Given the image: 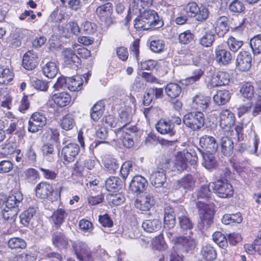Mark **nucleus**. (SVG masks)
<instances>
[{
	"label": "nucleus",
	"instance_id": "53",
	"mask_svg": "<svg viewBox=\"0 0 261 261\" xmlns=\"http://www.w3.org/2000/svg\"><path fill=\"white\" fill-rule=\"evenodd\" d=\"M240 92L244 98L250 99L254 96V89L250 83H246L242 85Z\"/></svg>",
	"mask_w": 261,
	"mask_h": 261
},
{
	"label": "nucleus",
	"instance_id": "6",
	"mask_svg": "<svg viewBox=\"0 0 261 261\" xmlns=\"http://www.w3.org/2000/svg\"><path fill=\"white\" fill-rule=\"evenodd\" d=\"M183 122L192 130L198 131L205 124L204 115L200 111L189 112L184 116Z\"/></svg>",
	"mask_w": 261,
	"mask_h": 261
},
{
	"label": "nucleus",
	"instance_id": "60",
	"mask_svg": "<svg viewBox=\"0 0 261 261\" xmlns=\"http://www.w3.org/2000/svg\"><path fill=\"white\" fill-rule=\"evenodd\" d=\"M194 35L188 30L180 33L178 36L179 42L183 44H187L190 43L194 39Z\"/></svg>",
	"mask_w": 261,
	"mask_h": 261
},
{
	"label": "nucleus",
	"instance_id": "46",
	"mask_svg": "<svg viewBox=\"0 0 261 261\" xmlns=\"http://www.w3.org/2000/svg\"><path fill=\"white\" fill-rule=\"evenodd\" d=\"M188 162L181 153L178 154L175 158L173 171L181 172L187 168V163Z\"/></svg>",
	"mask_w": 261,
	"mask_h": 261
},
{
	"label": "nucleus",
	"instance_id": "45",
	"mask_svg": "<svg viewBox=\"0 0 261 261\" xmlns=\"http://www.w3.org/2000/svg\"><path fill=\"white\" fill-rule=\"evenodd\" d=\"M14 73L8 68H0V84L2 85L8 84L13 79Z\"/></svg>",
	"mask_w": 261,
	"mask_h": 261
},
{
	"label": "nucleus",
	"instance_id": "3",
	"mask_svg": "<svg viewBox=\"0 0 261 261\" xmlns=\"http://www.w3.org/2000/svg\"><path fill=\"white\" fill-rule=\"evenodd\" d=\"M196 205L198 209L200 221L199 227L201 229L209 227L213 223L214 208L213 203L207 204L201 201H197Z\"/></svg>",
	"mask_w": 261,
	"mask_h": 261
},
{
	"label": "nucleus",
	"instance_id": "14",
	"mask_svg": "<svg viewBox=\"0 0 261 261\" xmlns=\"http://www.w3.org/2000/svg\"><path fill=\"white\" fill-rule=\"evenodd\" d=\"M199 145L202 148L201 150L205 152H216L218 147L216 139L207 135L203 136L200 138Z\"/></svg>",
	"mask_w": 261,
	"mask_h": 261
},
{
	"label": "nucleus",
	"instance_id": "17",
	"mask_svg": "<svg viewBox=\"0 0 261 261\" xmlns=\"http://www.w3.org/2000/svg\"><path fill=\"white\" fill-rule=\"evenodd\" d=\"M38 64V56L37 53L32 50H28L23 56L22 66L28 70L34 69Z\"/></svg>",
	"mask_w": 261,
	"mask_h": 261
},
{
	"label": "nucleus",
	"instance_id": "55",
	"mask_svg": "<svg viewBox=\"0 0 261 261\" xmlns=\"http://www.w3.org/2000/svg\"><path fill=\"white\" fill-rule=\"evenodd\" d=\"M119 127H129V123L132 121V115L126 111H122L119 114Z\"/></svg>",
	"mask_w": 261,
	"mask_h": 261
},
{
	"label": "nucleus",
	"instance_id": "63",
	"mask_svg": "<svg viewBox=\"0 0 261 261\" xmlns=\"http://www.w3.org/2000/svg\"><path fill=\"white\" fill-rule=\"evenodd\" d=\"M179 225L180 228L184 230H190L192 229L193 224L189 218L186 216H182L179 217Z\"/></svg>",
	"mask_w": 261,
	"mask_h": 261
},
{
	"label": "nucleus",
	"instance_id": "57",
	"mask_svg": "<svg viewBox=\"0 0 261 261\" xmlns=\"http://www.w3.org/2000/svg\"><path fill=\"white\" fill-rule=\"evenodd\" d=\"M229 10L233 13H240L245 9L243 2L240 0H233L229 5Z\"/></svg>",
	"mask_w": 261,
	"mask_h": 261
},
{
	"label": "nucleus",
	"instance_id": "24",
	"mask_svg": "<svg viewBox=\"0 0 261 261\" xmlns=\"http://www.w3.org/2000/svg\"><path fill=\"white\" fill-rule=\"evenodd\" d=\"M35 191L37 197L41 199H46L52 195L54 189L51 185L43 181L37 185Z\"/></svg>",
	"mask_w": 261,
	"mask_h": 261
},
{
	"label": "nucleus",
	"instance_id": "61",
	"mask_svg": "<svg viewBox=\"0 0 261 261\" xmlns=\"http://www.w3.org/2000/svg\"><path fill=\"white\" fill-rule=\"evenodd\" d=\"M152 245L157 250L160 251L164 250L167 248V245L164 241L163 236H159L155 237L153 240Z\"/></svg>",
	"mask_w": 261,
	"mask_h": 261
},
{
	"label": "nucleus",
	"instance_id": "48",
	"mask_svg": "<svg viewBox=\"0 0 261 261\" xmlns=\"http://www.w3.org/2000/svg\"><path fill=\"white\" fill-rule=\"evenodd\" d=\"M242 217L240 213L233 214H225L222 218V222L226 225L233 223H240L242 221Z\"/></svg>",
	"mask_w": 261,
	"mask_h": 261
},
{
	"label": "nucleus",
	"instance_id": "5",
	"mask_svg": "<svg viewBox=\"0 0 261 261\" xmlns=\"http://www.w3.org/2000/svg\"><path fill=\"white\" fill-rule=\"evenodd\" d=\"M197 244V240L192 236H178L175 240V246L171 252H174V250L177 249L178 253H192L196 248Z\"/></svg>",
	"mask_w": 261,
	"mask_h": 261
},
{
	"label": "nucleus",
	"instance_id": "21",
	"mask_svg": "<svg viewBox=\"0 0 261 261\" xmlns=\"http://www.w3.org/2000/svg\"><path fill=\"white\" fill-rule=\"evenodd\" d=\"M23 199V195L20 192H15L7 197L5 201V205L8 208L16 209V211H19V208L22 205Z\"/></svg>",
	"mask_w": 261,
	"mask_h": 261
},
{
	"label": "nucleus",
	"instance_id": "59",
	"mask_svg": "<svg viewBox=\"0 0 261 261\" xmlns=\"http://www.w3.org/2000/svg\"><path fill=\"white\" fill-rule=\"evenodd\" d=\"M210 184L203 185L198 190L197 193L198 198L208 199L210 197L212 192L210 190Z\"/></svg>",
	"mask_w": 261,
	"mask_h": 261
},
{
	"label": "nucleus",
	"instance_id": "43",
	"mask_svg": "<svg viewBox=\"0 0 261 261\" xmlns=\"http://www.w3.org/2000/svg\"><path fill=\"white\" fill-rule=\"evenodd\" d=\"M67 216V213L64 209L58 208L52 215L51 220L58 227L62 224Z\"/></svg>",
	"mask_w": 261,
	"mask_h": 261
},
{
	"label": "nucleus",
	"instance_id": "27",
	"mask_svg": "<svg viewBox=\"0 0 261 261\" xmlns=\"http://www.w3.org/2000/svg\"><path fill=\"white\" fill-rule=\"evenodd\" d=\"M198 151L202 156V165L207 170L215 169L217 166V161L211 152H205L198 148Z\"/></svg>",
	"mask_w": 261,
	"mask_h": 261
},
{
	"label": "nucleus",
	"instance_id": "41",
	"mask_svg": "<svg viewBox=\"0 0 261 261\" xmlns=\"http://www.w3.org/2000/svg\"><path fill=\"white\" fill-rule=\"evenodd\" d=\"M230 98V93L228 91L221 90L217 91L214 96V102L218 105H223L227 102Z\"/></svg>",
	"mask_w": 261,
	"mask_h": 261
},
{
	"label": "nucleus",
	"instance_id": "51",
	"mask_svg": "<svg viewBox=\"0 0 261 261\" xmlns=\"http://www.w3.org/2000/svg\"><path fill=\"white\" fill-rule=\"evenodd\" d=\"M250 45L254 55L261 54V34L253 37L250 40Z\"/></svg>",
	"mask_w": 261,
	"mask_h": 261
},
{
	"label": "nucleus",
	"instance_id": "25",
	"mask_svg": "<svg viewBox=\"0 0 261 261\" xmlns=\"http://www.w3.org/2000/svg\"><path fill=\"white\" fill-rule=\"evenodd\" d=\"M211 103V97L201 94L196 95L193 99V106L200 111H205Z\"/></svg>",
	"mask_w": 261,
	"mask_h": 261
},
{
	"label": "nucleus",
	"instance_id": "28",
	"mask_svg": "<svg viewBox=\"0 0 261 261\" xmlns=\"http://www.w3.org/2000/svg\"><path fill=\"white\" fill-rule=\"evenodd\" d=\"M228 18L223 16L216 20L215 31L219 37H222L228 31Z\"/></svg>",
	"mask_w": 261,
	"mask_h": 261
},
{
	"label": "nucleus",
	"instance_id": "29",
	"mask_svg": "<svg viewBox=\"0 0 261 261\" xmlns=\"http://www.w3.org/2000/svg\"><path fill=\"white\" fill-rule=\"evenodd\" d=\"M51 99L55 104L60 107L68 105L71 101L70 95L66 92L55 93L51 95Z\"/></svg>",
	"mask_w": 261,
	"mask_h": 261
},
{
	"label": "nucleus",
	"instance_id": "62",
	"mask_svg": "<svg viewBox=\"0 0 261 261\" xmlns=\"http://www.w3.org/2000/svg\"><path fill=\"white\" fill-rule=\"evenodd\" d=\"M164 47V42L162 40H154L151 41L150 43V48L154 53H160L162 51Z\"/></svg>",
	"mask_w": 261,
	"mask_h": 261
},
{
	"label": "nucleus",
	"instance_id": "38",
	"mask_svg": "<svg viewBox=\"0 0 261 261\" xmlns=\"http://www.w3.org/2000/svg\"><path fill=\"white\" fill-rule=\"evenodd\" d=\"M42 71L44 75L48 78L52 79L57 75L58 68L55 62H49L42 67Z\"/></svg>",
	"mask_w": 261,
	"mask_h": 261
},
{
	"label": "nucleus",
	"instance_id": "36",
	"mask_svg": "<svg viewBox=\"0 0 261 261\" xmlns=\"http://www.w3.org/2000/svg\"><path fill=\"white\" fill-rule=\"evenodd\" d=\"M67 88L71 91H78L82 89L83 80L79 76L67 77Z\"/></svg>",
	"mask_w": 261,
	"mask_h": 261
},
{
	"label": "nucleus",
	"instance_id": "58",
	"mask_svg": "<svg viewBox=\"0 0 261 261\" xmlns=\"http://www.w3.org/2000/svg\"><path fill=\"white\" fill-rule=\"evenodd\" d=\"M96 136L99 140H97L95 141V147L101 143H107V142L105 141L108 136V130L105 127H100L97 129L96 132Z\"/></svg>",
	"mask_w": 261,
	"mask_h": 261
},
{
	"label": "nucleus",
	"instance_id": "26",
	"mask_svg": "<svg viewBox=\"0 0 261 261\" xmlns=\"http://www.w3.org/2000/svg\"><path fill=\"white\" fill-rule=\"evenodd\" d=\"M219 144L223 154L225 156H230L232 154L234 146L231 138L226 136L222 137Z\"/></svg>",
	"mask_w": 261,
	"mask_h": 261
},
{
	"label": "nucleus",
	"instance_id": "23",
	"mask_svg": "<svg viewBox=\"0 0 261 261\" xmlns=\"http://www.w3.org/2000/svg\"><path fill=\"white\" fill-rule=\"evenodd\" d=\"M147 185L145 178L141 175H136L132 179L129 189L133 192L140 193L145 190Z\"/></svg>",
	"mask_w": 261,
	"mask_h": 261
},
{
	"label": "nucleus",
	"instance_id": "40",
	"mask_svg": "<svg viewBox=\"0 0 261 261\" xmlns=\"http://www.w3.org/2000/svg\"><path fill=\"white\" fill-rule=\"evenodd\" d=\"M105 184L107 190L112 191L120 189L122 186V181L118 177L112 176L107 179Z\"/></svg>",
	"mask_w": 261,
	"mask_h": 261
},
{
	"label": "nucleus",
	"instance_id": "42",
	"mask_svg": "<svg viewBox=\"0 0 261 261\" xmlns=\"http://www.w3.org/2000/svg\"><path fill=\"white\" fill-rule=\"evenodd\" d=\"M43 136L46 138L47 142L58 145L59 144V131L57 128H48Z\"/></svg>",
	"mask_w": 261,
	"mask_h": 261
},
{
	"label": "nucleus",
	"instance_id": "13",
	"mask_svg": "<svg viewBox=\"0 0 261 261\" xmlns=\"http://www.w3.org/2000/svg\"><path fill=\"white\" fill-rule=\"evenodd\" d=\"M156 200L151 193H145L140 199H136L135 206L137 208L142 211H149L155 204Z\"/></svg>",
	"mask_w": 261,
	"mask_h": 261
},
{
	"label": "nucleus",
	"instance_id": "34",
	"mask_svg": "<svg viewBox=\"0 0 261 261\" xmlns=\"http://www.w3.org/2000/svg\"><path fill=\"white\" fill-rule=\"evenodd\" d=\"M36 212V210L33 207H29L23 211L19 216L20 223L24 226H28L30 223H32Z\"/></svg>",
	"mask_w": 261,
	"mask_h": 261
},
{
	"label": "nucleus",
	"instance_id": "31",
	"mask_svg": "<svg viewBox=\"0 0 261 261\" xmlns=\"http://www.w3.org/2000/svg\"><path fill=\"white\" fill-rule=\"evenodd\" d=\"M195 180L191 174H187L177 181L178 188H182L186 191H192L195 187Z\"/></svg>",
	"mask_w": 261,
	"mask_h": 261
},
{
	"label": "nucleus",
	"instance_id": "39",
	"mask_svg": "<svg viewBox=\"0 0 261 261\" xmlns=\"http://www.w3.org/2000/svg\"><path fill=\"white\" fill-rule=\"evenodd\" d=\"M60 125L61 128L65 130L72 129L75 125L73 116L70 114H66L60 120Z\"/></svg>",
	"mask_w": 261,
	"mask_h": 261
},
{
	"label": "nucleus",
	"instance_id": "9",
	"mask_svg": "<svg viewBox=\"0 0 261 261\" xmlns=\"http://www.w3.org/2000/svg\"><path fill=\"white\" fill-rule=\"evenodd\" d=\"M236 122L234 113L228 109L223 110L219 114V126L222 130L228 135L232 132Z\"/></svg>",
	"mask_w": 261,
	"mask_h": 261
},
{
	"label": "nucleus",
	"instance_id": "37",
	"mask_svg": "<svg viewBox=\"0 0 261 261\" xmlns=\"http://www.w3.org/2000/svg\"><path fill=\"white\" fill-rule=\"evenodd\" d=\"M165 92L169 97L175 98L180 95L181 92V88L177 84L170 83L166 85Z\"/></svg>",
	"mask_w": 261,
	"mask_h": 261
},
{
	"label": "nucleus",
	"instance_id": "54",
	"mask_svg": "<svg viewBox=\"0 0 261 261\" xmlns=\"http://www.w3.org/2000/svg\"><path fill=\"white\" fill-rule=\"evenodd\" d=\"M227 44L231 51L237 52L243 45V42L242 40L230 36L227 39Z\"/></svg>",
	"mask_w": 261,
	"mask_h": 261
},
{
	"label": "nucleus",
	"instance_id": "30",
	"mask_svg": "<svg viewBox=\"0 0 261 261\" xmlns=\"http://www.w3.org/2000/svg\"><path fill=\"white\" fill-rule=\"evenodd\" d=\"M51 240L54 245L58 248H66L68 246V239L61 232H54L52 236Z\"/></svg>",
	"mask_w": 261,
	"mask_h": 261
},
{
	"label": "nucleus",
	"instance_id": "8",
	"mask_svg": "<svg viewBox=\"0 0 261 261\" xmlns=\"http://www.w3.org/2000/svg\"><path fill=\"white\" fill-rule=\"evenodd\" d=\"M211 188L219 197L227 198L233 195V190L231 185L227 180H217L210 183Z\"/></svg>",
	"mask_w": 261,
	"mask_h": 261
},
{
	"label": "nucleus",
	"instance_id": "44",
	"mask_svg": "<svg viewBox=\"0 0 261 261\" xmlns=\"http://www.w3.org/2000/svg\"><path fill=\"white\" fill-rule=\"evenodd\" d=\"M201 254L203 258L208 261H212L217 257L215 249L210 244H206L202 247Z\"/></svg>",
	"mask_w": 261,
	"mask_h": 261
},
{
	"label": "nucleus",
	"instance_id": "47",
	"mask_svg": "<svg viewBox=\"0 0 261 261\" xmlns=\"http://www.w3.org/2000/svg\"><path fill=\"white\" fill-rule=\"evenodd\" d=\"M215 40V35L211 31H207L199 39V44L204 47L212 45Z\"/></svg>",
	"mask_w": 261,
	"mask_h": 261
},
{
	"label": "nucleus",
	"instance_id": "12",
	"mask_svg": "<svg viewBox=\"0 0 261 261\" xmlns=\"http://www.w3.org/2000/svg\"><path fill=\"white\" fill-rule=\"evenodd\" d=\"M75 254L77 258L81 261H93L91 251L87 245L84 242H77L73 244Z\"/></svg>",
	"mask_w": 261,
	"mask_h": 261
},
{
	"label": "nucleus",
	"instance_id": "1",
	"mask_svg": "<svg viewBox=\"0 0 261 261\" xmlns=\"http://www.w3.org/2000/svg\"><path fill=\"white\" fill-rule=\"evenodd\" d=\"M163 25V20L154 10L145 11L134 20V27L138 31L159 29Z\"/></svg>",
	"mask_w": 261,
	"mask_h": 261
},
{
	"label": "nucleus",
	"instance_id": "7",
	"mask_svg": "<svg viewBox=\"0 0 261 261\" xmlns=\"http://www.w3.org/2000/svg\"><path fill=\"white\" fill-rule=\"evenodd\" d=\"M138 132V128L135 125H131L129 127H118L115 130L116 136L121 140L123 145L127 148H130L134 145V137Z\"/></svg>",
	"mask_w": 261,
	"mask_h": 261
},
{
	"label": "nucleus",
	"instance_id": "35",
	"mask_svg": "<svg viewBox=\"0 0 261 261\" xmlns=\"http://www.w3.org/2000/svg\"><path fill=\"white\" fill-rule=\"evenodd\" d=\"M19 211L16 209H12L8 207L5 205V207L1 211V215L3 218L8 221L10 224H13L15 223L17 215Z\"/></svg>",
	"mask_w": 261,
	"mask_h": 261
},
{
	"label": "nucleus",
	"instance_id": "18",
	"mask_svg": "<svg viewBox=\"0 0 261 261\" xmlns=\"http://www.w3.org/2000/svg\"><path fill=\"white\" fill-rule=\"evenodd\" d=\"M229 82V75L228 73L224 71H219L213 74L208 82V87H216L228 85Z\"/></svg>",
	"mask_w": 261,
	"mask_h": 261
},
{
	"label": "nucleus",
	"instance_id": "50",
	"mask_svg": "<svg viewBox=\"0 0 261 261\" xmlns=\"http://www.w3.org/2000/svg\"><path fill=\"white\" fill-rule=\"evenodd\" d=\"M8 245L12 249H24L26 247V243L20 238H13L9 240Z\"/></svg>",
	"mask_w": 261,
	"mask_h": 261
},
{
	"label": "nucleus",
	"instance_id": "49",
	"mask_svg": "<svg viewBox=\"0 0 261 261\" xmlns=\"http://www.w3.org/2000/svg\"><path fill=\"white\" fill-rule=\"evenodd\" d=\"M104 166L106 170L111 174L115 173L119 167L117 160L115 159L111 158H108L105 160Z\"/></svg>",
	"mask_w": 261,
	"mask_h": 261
},
{
	"label": "nucleus",
	"instance_id": "22",
	"mask_svg": "<svg viewBox=\"0 0 261 261\" xmlns=\"http://www.w3.org/2000/svg\"><path fill=\"white\" fill-rule=\"evenodd\" d=\"M215 60L220 65H226L232 60L230 53L221 46H218L215 49Z\"/></svg>",
	"mask_w": 261,
	"mask_h": 261
},
{
	"label": "nucleus",
	"instance_id": "10",
	"mask_svg": "<svg viewBox=\"0 0 261 261\" xmlns=\"http://www.w3.org/2000/svg\"><path fill=\"white\" fill-rule=\"evenodd\" d=\"M46 117L43 113L39 112H34L29 119L28 130L30 133H36L41 130L46 124Z\"/></svg>",
	"mask_w": 261,
	"mask_h": 261
},
{
	"label": "nucleus",
	"instance_id": "2",
	"mask_svg": "<svg viewBox=\"0 0 261 261\" xmlns=\"http://www.w3.org/2000/svg\"><path fill=\"white\" fill-rule=\"evenodd\" d=\"M171 160L165 156L162 157L158 166L150 175V180L152 185L155 188L163 186L166 181V171L170 167Z\"/></svg>",
	"mask_w": 261,
	"mask_h": 261
},
{
	"label": "nucleus",
	"instance_id": "33",
	"mask_svg": "<svg viewBox=\"0 0 261 261\" xmlns=\"http://www.w3.org/2000/svg\"><path fill=\"white\" fill-rule=\"evenodd\" d=\"M25 31L22 29H16L11 34L9 42L10 45L13 48L19 47L21 44V39L23 37Z\"/></svg>",
	"mask_w": 261,
	"mask_h": 261
},
{
	"label": "nucleus",
	"instance_id": "32",
	"mask_svg": "<svg viewBox=\"0 0 261 261\" xmlns=\"http://www.w3.org/2000/svg\"><path fill=\"white\" fill-rule=\"evenodd\" d=\"M142 227L146 232H153L161 229L162 222L158 219L146 220L142 223Z\"/></svg>",
	"mask_w": 261,
	"mask_h": 261
},
{
	"label": "nucleus",
	"instance_id": "4",
	"mask_svg": "<svg viewBox=\"0 0 261 261\" xmlns=\"http://www.w3.org/2000/svg\"><path fill=\"white\" fill-rule=\"evenodd\" d=\"M184 11L186 15L191 17H195L199 22L206 20L209 16L210 11L207 7L201 5L199 6L194 2H191L184 6Z\"/></svg>",
	"mask_w": 261,
	"mask_h": 261
},
{
	"label": "nucleus",
	"instance_id": "20",
	"mask_svg": "<svg viewBox=\"0 0 261 261\" xmlns=\"http://www.w3.org/2000/svg\"><path fill=\"white\" fill-rule=\"evenodd\" d=\"M157 131L163 135H168L170 137L175 134L174 125L170 120L161 119L155 124Z\"/></svg>",
	"mask_w": 261,
	"mask_h": 261
},
{
	"label": "nucleus",
	"instance_id": "19",
	"mask_svg": "<svg viewBox=\"0 0 261 261\" xmlns=\"http://www.w3.org/2000/svg\"><path fill=\"white\" fill-rule=\"evenodd\" d=\"M64 63L66 65L76 69L81 62L80 57L70 48H66L63 52Z\"/></svg>",
	"mask_w": 261,
	"mask_h": 261
},
{
	"label": "nucleus",
	"instance_id": "64",
	"mask_svg": "<svg viewBox=\"0 0 261 261\" xmlns=\"http://www.w3.org/2000/svg\"><path fill=\"white\" fill-rule=\"evenodd\" d=\"M13 168V164L9 160L0 162V173L4 174L11 171Z\"/></svg>",
	"mask_w": 261,
	"mask_h": 261
},
{
	"label": "nucleus",
	"instance_id": "11",
	"mask_svg": "<svg viewBox=\"0 0 261 261\" xmlns=\"http://www.w3.org/2000/svg\"><path fill=\"white\" fill-rule=\"evenodd\" d=\"M80 147L78 144L70 143L63 147L61 156L64 160V164L73 162L80 152Z\"/></svg>",
	"mask_w": 261,
	"mask_h": 261
},
{
	"label": "nucleus",
	"instance_id": "52",
	"mask_svg": "<svg viewBox=\"0 0 261 261\" xmlns=\"http://www.w3.org/2000/svg\"><path fill=\"white\" fill-rule=\"evenodd\" d=\"M157 64L161 66H165L167 65L168 62L164 61H161L158 63L156 61L149 60L141 62L140 67L142 70H152L155 67Z\"/></svg>",
	"mask_w": 261,
	"mask_h": 261
},
{
	"label": "nucleus",
	"instance_id": "56",
	"mask_svg": "<svg viewBox=\"0 0 261 261\" xmlns=\"http://www.w3.org/2000/svg\"><path fill=\"white\" fill-rule=\"evenodd\" d=\"M161 112V110L159 108L153 107L145 108L143 111V114L148 120L159 117Z\"/></svg>",
	"mask_w": 261,
	"mask_h": 261
},
{
	"label": "nucleus",
	"instance_id": "15",
	"mask_svg": "<svg viewBox=\"0 0 261 261\" xmlns=\"http://www.w3.org/2000/svg\"><path fill=\"white\" fill-rule=\"evenodd\" d=\"M251 61V56L249 52L246 51H241L237 58V68L241 71H246L250 68Z\"/></svg>",
	"mask_w": 261,
	"mask_h": 261
},
{
	"label": "nucleus",
	"instance_id": "16",
	"mask_svg": "<svg viewBox=\"0 0 261 261\" xmlns=\"http://www.w3.org/2000/svg\"><path fill=\"white\" fill-rule=\"evenodd\" d=\"M113 8V4L111 3H106L96 9L95 14L101 21L107 22L111 18Z\"/></svg>",
	"mask_w": 261,
	"mask_h": 261
}]
</instances>
